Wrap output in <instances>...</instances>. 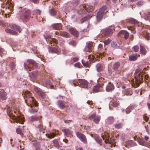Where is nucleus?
Returning <instances> with one entry per match:
<instances>
[{
    "instance_id": "1",
    "label": "nucleus",
    "mask_w": 150,
    "mask_h": 150,
    "mask_svg": "<svg viewBox=\"0 0 150 150\" xmlns=\"http://www.w3.org/2000/svg\"><path fill=\"white\" fill-rule=\"evenodd\" d=\"M143 70L140 68H138L135 71L134 74V79H131V84L132 86L134 88H136L139 86V84L142 83L143 81V75L142 73Z\"/></svg>"
},
{
    "instance_id": "2",
    "label": "nucleus",
    "mask_w": 150,
    "mask_h": 150,
    "mask_svg": "<svg viewBox=\"0 0 150 150\" xmlns=\"http://www.w3.org/2000/svg\"><path fill=\"white\" fill-rule=\"evenodd\" d=\"M7 112L8 115L12 119H13L14 121L17 123H19L22 124L24 121V118L22 116L19 115L16 116L13 115V111L9 108H7Z\"/></svg>"
},
{
    "instance_id": "3",
    "label": "nucleus",
    "mask_w": 150,
    "mask_h": 150,
    "mask_svg": "<svg viewBox=\"0 0 150 150\" xmlns=\"http://www.w3.org/2000/svg\"><path fill=\"white\" fill-rule=\"evenodd\" d=\"M24 98L25 103L28 104H33L35 106L37 105L36 102L33 97L32 96V94L28 91H26L25 93Z\"/></svg>"
},
{
    "instance_id": "4",
    "label": "nucleus",
    "mask_w": 150,
    "mask_h": 150,
    "mask_svg": "<svg viewBox=\"0 0 150 150\" xmlns=\"http://www.w3.org/2000/svg\"><path fill=\"white\" fill-rule=\"evenodd\" d=\"M93 8L91 6L88 5H82L79 6V9L78 10L79 13H85L86 12H92L93 11Z\"/></svg>"
},
{
    "instance_id": "5",
    "label": "nucleus",
    "mask_w": 150,
    "mask_h": 150,
    "mask_svg": "<svg viewBox=\"0 0 150 150\" xmlns=\"http://www.w3.org/2000/svg\"><path fill=\"white\" fill-rule=\"evenodd\" d=\"M31 12L28 9L23 10L21 15V19L25 22H27L29 20L31 17Z\"/></svg>"
},
{
    "instance_id": "6",
    "label": "nucleus",
    "mask_w": 150,
    "mask_h": 150,
    "mask_svg": "<svg viewBox=\"0 0 150 150\" xmlns=\"http://www.w3.org/2000/svg\"><path fill=\"white\" fill-rule=\"evenodd\" d=\"M107 7L106 6H104L101 8L96 15V18L98 21H100L103 18V13H106L107 12Z\"/></svg>"
},
{
    "instance_id": "7",
    "label": "nucleus",
    "mask_w": 150,
    "mask_h": 150,
    "mask_svg": "<svg viewBox=\"0 0 150 150\" xmlns=\"http://www.w3.org/2000/svg\"><path fill=\"white\" fill-rule=\"evenodd\" d=\"M44 37L47 42L51 45H56L59 44V42L58 40H56L54 38H51V35H47L46 36L44 35Z\"/></svg>"
},
{
    "instance_id": "8",
    "label": "nucleus",
    "mask_w": 150,
    "mask_h": 150,
    "mask_svg": "<svg viewBox=\"0 0 150 150\" xmlns=\"http://www.w3.org/2000/svg\"><path fill=\"white\" fill-rule=\"evenodd\" d=\"M77 83L81 87L84 88H88L89 84V83L84 79H79Z\"/></svg>"
},
{
    "instance_id": "9",
    "label": "nucleus",
    "mask_w": 150,
    "mask_h": 150,
    "mask_svg": "<svg viewBox=\"0 0 150 150\" xmlns=\"http://www.w3.org/2000/svg\"><path fill=\"white\" fill-rule=\"evenodd\" d=\"M103 86L104 84L102 83H98L94 86L93 90V93H95L101 91V88H103Z\"/></svg>"
},
{
    "instance_id": "10",
    "label": "nucleus",
    "mask_w": 150,
    "mask_h": 150,
    "mask_svg": "<svg viewBox=\"0 0 150 150\" xmlns=\"http://www.w3.org/2000/svg\"><path fill=\"white\" fill-rule=\"evenodd\" d=\"M94 43L91 42H87L86 44L85 51L86 52H90L91 51L93 47L94 46Z\"/></svg>"
},
{
    "instance_id": "11",
    "label": "nucleus",
    "mask_w": 150,
    "mask_h": 150,
    "mask_svg": "<svg viewBox=\"0 0 150 150\" xmlns=\"http://www.w3.org/2000/svg\"><path fill=\"white\" fill-rule=\"evenodd\" d=\"M38 75V73L36 71H34L29 74V76L31 81L35 82L36 80Z\"/></svg>"
},
{
    "instance_id": "12",
    "label": "nucleus",
    "mask_w": 150,
    "mask_h": 150,
    "mask_svg": "<svg viewBox=\"0 0 150 150\" xmlns=\"http://www.w3.org/2000/svg\"><path fill=\"white\" fill-rule=\"evenodd\" d=\"M101 137L103 140H105V143H109L110 144H112L113 143V141L111 140L110 138L109 137L107 134H104L103 135L102 134Z\"/></svg>"
},
{
    "instance_id": "13",
    "label": "nucleus",
    "mask_w": 150,
    "mask_h": 150,
    "mask_svg": "<svg viewBox=\"0 0 150 150\" xmlns=\"http://www.w3.org/2000/svg\"><path fill=\"white\" fill-rule=\"evenodd\" d=\"M36 103L37 104V106H35V105L32 104H29V105H28H28L29 106H30V109L29 110V111L30 112L33 114H36L37 112L38 111V109L37 108H35V107H34V106H35V107H36L37 106H38V103H37L36 102Z\"/></svg>"
},
{
    "instance_id": "14",
    "label": "nucleus",
    "mask_w": 150,
    "mask_h": 150,
    "mask_svg": "<svg viewBox=\"0 0 150 150\" xmlns=\"http://www.w3.org/2000/svg\"><path fill=\"white\" fill-rule=\"evenodd\" d=\"M96 114L93 113L89 117V119L90 120L93 119V121L96 124H98L100 119V116H96Z\"/></svg>"
},
{
    "instance_id": "15",
    "label": "nucleus",
    "mask_w": 150,
    "mask_h": 150,
    "mask_svg": "<svg viewBox=\"0 0 150 150\" xmlns=\"http://www.w3.org/2000/svg\"><path fill=\"white\" fill-rule=\"evenodd\" d=\"M122 23L124 25H127V23L134 24H137L138 23V21L133 18H130L126 20L125 21H123Z\"/></svg>"
},
{
    "instance_id": "16",
    "label": "nucleus",
    "mask_w": 150,
    "mask_h": 150,
    "mask_svg": "<svg viewBox=\"0 0 150 150\" xmlns=\"http://www.w3.org/2000/svg\"><path fill=\"white\" fill-rule=\"evenodd\" d=\"M76 135L81 141L85 143H86L87 142L86 137L84 134L79 132H77L76 133Z\"/></svg>"
},
{
    "instance_id": "17",
    "label": "nucleus",
    "mask_w": 150,
    "mask_h": 150,
    "mask_svg": "<svg viewBox=\"0 0 150 150\" xmlns=\"http://www.w3.org/2000/svg\"><path fill=\"white\" fill-rule=\"evenodd\" d=\"M115 88L114 86L111 82H109L107 85L105 90L107 92H110L113 91Z\"/></svg>"
},
{
    "instance_id": "18",
    "label": "nucleus",
    "mask_w": 150,
    "mask_h": 150,
    "mask_svg": "<svg viewBox=\"0 0 150 150\" xmlns=\"http://www.w3.org/2000/svg\"><path fill=\"white\" fill-rule=\"evenodd\" d=\"M69 30L71 34L75 36L76 37H79V33L77 31L76 29L71 27L69 28Z\"/></svg>"
},
{
    "instance_id": "19",
    "label": "nucleus",
    "mask_w": 150,
    "mask_h": 150,
    "mask_svg": "<svg viewBox=\"0 0 150 150\" xmlns=\"http://www.w3.org/2000/svg\"><path fill=\"white\" fill-rule=\"evenodd\" d=\"M9 26L11 29L18 31L19 32H20L21 30L19 26L14 24H10L9 25Z\"/></svg>"
},
{
    "instance_id": "20",
    "label": "nucleus",
    "mask_w": 150,
    "mask_h": 150,
    "mask_svg": "<svg viewBox=\"0 0 150 150\" xmlns=\"http://www.w3.org/2000/svg\"><path fill=\"white\" fill-rule=\"evenodd\" d=\"M122 34L124 36V38L125 40H127L129 37V33L126 31L122 30L120 31L118 34V36H120V35Z\"/></svg>"
},
{
    "instance_id": "21",
    "label": "nucleus",
    "mask_w": 150,
    "mask_h": 150,
    "mask_svg": "<svg viewBox=\"0 0 150 150\" xmlns=\"http://www.w3.org/2000/svg\"><path fill=\"white\" fill-rule=\"evenodd\" d=\"M113 29L114 28L112 27L107 28L105 30V35L106 36L109 35L112 33V31Z\"/></svg>"
},
{
    "instance_id": "22",
    "label": "nucleus",
    "mask_w": 150,
    "mask_h": 150,
    "mask_svg": "<svg viewBox=\"0 0 150 150\" xmlns=\"http://www.w3.org/2000/svg\"><path fill=\"white\" fill-rule=\"evenodd\" d=\"M51 27L53 29L59 30L61 29V24L60 23L54 24L51 25Z\"/></svg>"
},
{
    "instance_id": "23",
    "label": "nucleus",
    "mask_w": 150,
    "mask_h": 150,
    "mask_svg": "<svg viewBox=\"0 0 150 150\" xmlns=\"http://www.w3.org/2000/svg\"><path fill=\"white\" fill-rule=\"evenodd\" d=\"M56 33L57 35H60L66 38L69 37V34L66 32H60L58 33L57 32Z\"/></svg>"
},
{
    "instance_id": "24",
    "label": "nucleus",
    "mask_w": 150,
    "mask_h": 150,
    "mask_svg": "<svg viewBox=\"0 0 150 150\" xmlns=\"http://www.w3.org/2000/svg\"><path fill=\"white\" fill-rule=\"evenodd\" d=\"M42 83L44 86L47 88H50L51 86V82L50 80H43L42 81Z\"/></svg>"
},
{
    "instance_id": "25",
    "label": "nucleus",
    "mask_w": 150,
    "mask_h": 150,
    "mask_svg": "<svg viewBox=\"0 0 150 150\" xmlns=\"http://www.w3.org/2000/svg\"><path fill=\"white\" fill-rule=\"evenodd\" d=\"M62 132H64L65 136L67 137L71 136L72 134V132L68 129H63Z\"/></svg>"
},
{
    "instance_id": "26",
    "label": "nucleus",
    "mask_w": 150,
    "mask_h": 150,
    "mask_svg": "<svg viewBox=\"0 0 150 150\" xmlns=\"http://www.w3.org/2000/svg\"><path fill=\"white\" fill-rule=\"evenodd\" d=\"M27 62L29 64H30L32 65L33 67L36 68L38 67L37 64L33 60L31 59H28Z\"/></svg>"
},
{
    "instance_id": "27",
    "label": "nucleus",
    "mask_w": 150,
    "mask_h": 150,
    "mask_svg": "<svg viewBox=\"0 0 150 150\" xmlns=\"http://www.w3.org/2000/svg\"><path fill=\"white\" fill-rule=\"evenodd\" d=\"M42 118L41 117H38L37 116H33L30 118V120L32 122H35L38 120L41 121V119Z\"/></svg>"
},
{
    "instance_id": "28",
    "label": "nucleus",
    "mask_w": 150,
    "mask_h": 150,
    "mask_svg": "<svg viewBox=\"0 0 150 150\" xmlns=\"http://www.w3.org/2000/svg\"><path fill=\"white\" fill-rule=\"evenodd\" d=\"M147 70V68L145 67L142 70H143V71L142 73V74L143 75V78H144L145 80L147 79L149 77V76L148 75L147 73L145 71Z\"/></svg>"
},
{
    "instance_id": "29",
    "label": "nucleus",
    "mask_w": 150,
    "mask_h": 150,
    "mask_svg": "<svg viewBox=\"0 0 150 150\" xmlns=\"http://www.w3.org/2000/svg\"><path fill=\"white\" fill-rule=\"evenodd\" d=\"M40 122V124H39L37 126V127L39 130L40 132H42L43 133H44V131L45 128L43 127L42 123L41 121H39Z\"/></svg>"
},
{
    "instance_id": "30",
    "label": "nucleus",
    "mask_w": 150,
    "mask_h": 150,
    "mask_svg": "<svg viewBox=\"0 0 150 150\" xmlns=\"http://www.w3.org/2000/svg\"><path fill=\"white\" fill-rule=\"evenodd\" d=\"M49 51L52 53H57L59 52L58 49L55 47H50L49 48Z\"/></svg>"
},
{
    "instance_id": "31",
    "label": "nucleus",
    "mask_w": 150,
    "mask_h": 150,
    "mask_svg": "<svg viewBox=\"0 0 150 150\" xmlns=\"http://www.w3.org/2000/svg\"><path fill=\"white\" fill-rule=\"evenodd\" d=\"M5 31L7 33H10L12 35H17V33L14 30H13L10 29H7L5 30Z\"/></svg>"
},
{
    "instance_id": "32",
    "label": "nucleus",
    "mask_w": 150,
    "mask_h": 150,
    "mask_svg": "<svg viewBox=\"0 0 150 150\" xmlns=\"http://www.w3.org/2000/svg\"><path fill=\"white\" fill-rule=\"evenodd\" d=\"M57 105L61 109H63L65 107V105L61 100H59L57 102Z\"/></svg>"
},
{
    "instance_id": "33",
    "label": "nucleus",
    "mask_w": 150,
    "mask_h": 150,
    "mask_svg": "<svg viewBox=\"0 0 150 150\" xmlns=\"http://www.w3.org/2000/svg\"><path fill=\"white\" fill-rule=\"evenodd\" d=\"M140 51L141 53L144 55H145L146 53V51L145 48L144 47L141 45H140Z\"/></svg>"
},
{
    "instance_id": "34",
    "label": "nucleus",
    "mask_w": 150,
    "mask_h": 150,
    "mask_svg": "<svg viewBox=\"0 0 150 150\" xmlns=\"http://www.w3.org/2000/svg\"><path fill=\"white\" fill-rule=\"evenodd\" d=\"M120 66V63L118 62H116L113 64L112 69L116 71Z\"/></svg>"
},
{
    "instance_id": "35",
    "label": "nucleus",
    "mask_w": 150,
    "mask_h": 150,
    "mask_svg": "<svg viewBox=\"0 0 150 150\" xmlns=\"http://www.w3.org/2000/svg\"><path fill=\"white\" fill-rule=\"evenodd\" d=\"M0 97L3 99H6L7 98L6 94L4 91H0Z\"/></svg>"
},
{
    "instance_id": "36",
    "label": "nucleus",
    "mask_w": 150,
    "mask_h": 150,
    "mask_svg": "<svg viewBox=\"0 0 150 150\" xmlns=\"http://www.w3.org/2000/svg\"><path fill=\"white\" fill-rule=\"evenodd\" d=\"M138 58L137 54H133L129 56V59L130 61H135Z\"/></svg>"
},
{
    "instance_id": "37",
    "label": "nucleus",
    "mask_w": 150,
    "mask_h": 150,
    "mask_svg": "<svg viewBox=\"0 0 150 150\" xmlns=\"http://www.w3.org/2000/svg\"><path fill=\"white\" fill-rule=\"evenodd\" d=\"M134 106L132 105L128 107L126 110V112L127 114L129 113L134 108Z\"/></svg>"
},
{
    "instance_id": "38",
    "label": "nucleus",
    "mask_w": 150,
    "mask_h": 150,
    "mask_svg": "<svg viewBox=\"0 0 150 150\" xmlns=\"http://www.w3.org/2000/svg\"><path fill=\"white\" fill-rule=\"evenodd\" d=\"M7 2L8 3V5L7 4L6 8H8V9L11 11L13 10V6L12 3L11 2H10L8 1H7Z\"/></svg>"
},
{
    "instance_id": "39",
    "label": "nucleus",
    "mask_w": 150,
    "mask_h": 150,
    "mask_svg": "<svg viewBox=\"0 0 150 150\" xmlns=\"http://www.w3.org/2000/svg\"><path fill=\"white\" fill-rule=\"evenodd\" d=\"M49 13L51 16H54L56 15L57 12L54 9L52 8L50 10Z\"/></svg>"
},
{
    "instance_id": "40",
    "label": "nucleus",
    "mask_w": 150,
    "mask_h": 150,
    "mask_svg": "<svg viewBox=\"0 0 150 150\" xmlns=\"http://www.w3.org/2000/svg\"><path fill=\"white\" fill-rule=\"evenodd\" d=\"M46 135L49 138H52L55 136L56 134L53 132H51L50 133L46 134Z\"/></svg>"
},
{
    "instance_id": "41",
    "label": "nucleus",
    "mask_w": 150,
    "mask_h": 150,
    "mask_svg": "<svg viewBox=\"0 0 150 150\" xmlns=\"http://www.w3.org/2000/svg\"><path fill=\"white\" fill-rule=\"evenodd\" d=\"M96 68L97 71L98 72L101 71L103 69L102 65L100 64H97L96 66Z\"/></svg>"
},
{
    "instance_id": "42",
    "label": "nucleus",
    "mask_w": 150,
    "mask_h": 150,
    "mask_svg": "<svg viewBox=\"0 0 150 150\" xmlns=\"http://www.w3.org/2000/svg\"><path fill=\"white\" fill-rule=\"evenodd\" d=\"M132 49L133 52H137L139 50V46L137 45H135L132 47Z\"/></svg>"
},
{
    "instance_id": "43",
    "label": "nucleus",
    "mask_w": 150,
    "mask_h": 150,
    "mask_svg": "<svg viewBox=\"0 0 150 150\" xmlns=\"http://www.w3.org/2000/svg\"><path fill=\"white\" fill-rule=\"evenodd\" d=\"M120 103L118 101H113L112 103V105L114 107H117L119 105Z\"/></svg>"
},
{
    "instance_id": "44",
    "label": "nucleus",
    "mask_w": 150,
    "mask_h": 150,
    "mask_svg": "<svg viewBox=\"0 0 150 150\" xmlns=\"http://www.w3.org/2000/svg\"><path fill=\"white\" fill-rule=\"evenodd\" d=\"M24 66L25 68L27 70H29V71H31V68L29 66H30V64L29 66L26 63H25L24 64Z\"/></svg>"
},
{
    "instance_id": "45",
    "label": "nucleus",
    "mask_w": 150,
    "mask_h": 150,
    "mask_svg": "<svg viewBox=\"0 0 150 150\" xmlns=\"http://www.w3.org/2000/svg\"><path fill=\"white\" fill-rule=\"evenodd\" d=\"M95 139L98 143L100 145H101L102 140L100 139L98 136H96L95 137Z\"/></svg>"
},
{
    "instance_id": "46",
    "label": "nucleus",
    "mask_w": 150,
    "mask_h": 150,
    "mask_svg": "<svg viewBox=\"0 0 150 150\" xmlns=\"http://www.w3.org/2000/svg\"><path fill=\"white\" fill-rule=\"evenodd\" d=\"M91 17H90L89 16H86L83 18L82 19H81V23H83L84 22L86 21L87 19H88L91 18Z\"/></svg>"
},
{
    "instance_id": "47",
    "label": "nucleus",
    "mask_w": 150,
    "mask_h": 150,
    "mask_svg": "<svg viewBox=\"0 0 150 150\" xmlns=\"http://www.w3.org/2000/svg\"><path fill=\"white\" fill-rule=\"evenodd\" d=\"M144 19L147 20H150V11L146 13L144 17Z\"/></svg>"
},
{
    "instance_id": "48",
    "label": "nucleus",
    "mask_w": 150,
    "mask_h": 150,
    "mask_svg": "<svg viewBox=\"0 0 150 150\" xmlns=\"http://www.w3.org/2000/svg\"><path fill=\"white\" fill-rule=\"evenodd\" d=\"M139 144L142 145H144L145 144L144 140L142 139H140L138 140Z\"/></svg>"
},
{
    "instance_id": "49",
    "label": "nucleus",
    "mask_w": 150,
    "mask_h": 150,
    "mask_svg": "<svg viewBox=\"0 0 150 150\" xmlns=\"http://www.w3.org/2000/svg\"><path fill=\"white\" fill-rule=\"evenodd\" d=\"M115 126L116 128L117 129H120L122 127V124L121 123L115 124Z\"/></svg>"
},
{
    "instance_id": "50",
    "label": "nucleus",
    "mask_w": 150,
    "mask_h": 150,
    "mask_svg": "<svg viewBox=\"0 0 150 150\" xmlns=\"http://www.w3.org/2000/svg\"><path fill=\"white\" fill-rule=\"evenodd\" d=\"M108 120L110 124H112L113 123L114 121V118L112 117H109Z\"/></svg>"
},
{
    "instance_id": "51",
    "label": "nucleus",
    "mask_w": 150,
    "mask_h": 150,
    "mask_svg": "<svg viewBox=\"0 0 150 150\" xmlns=\"http://www.w3.org/2000/svg\"><path fill=\"white\" fill-rule=\"evenodd\" d=\"M38 94L43 99L45 98L46 96L45 93L42 91L39 93Z\"/></svg>"
},
{
    "instance_id": "52",
    "label": "nucleus",
    "mask_w": 150,
    "mask_h": 150,
    "mask_svg": "<svg viewBox=\"0 0 150 150\" xmlns=\"http://www.w3.org/2000/svg\"><path fill=\"white\" fill-rule=\"evenodd\" d=\"M54 145L56 147H58L59 146L58 142L57 139H54L53 141Z\"/></svg>"
},
{
    "instance_id": "53",
    "label": "nucleus",
    "mask_w": 150,
    "mask_h": 150,
    "mask_svg": "<svg viewBox=\"0 0 150 150\" xmlns=\"http://www.w3.org/2000/svg\"><path fill=\"white\" fill-rule=\"evenodd\" d=\"M16 132L17 133L20 134L21 136H23V134L21 130L20 129H17L16 130Z\"/></svg>"
},
{
    "instance_id": "54",
    "label": "nucleus",
    "mask_w": 150,
    "mask_h": 150,
    "mask_svg": "<svg viewBox=\"0 0 150 150\" xmlns=\"http://www.w3.org/2000/svg\"><path fill=\"white\" fill-rule=\"evenodd\" d=\"M127 28L129 30H130L131 31L132 33L134 34H135V33L136 31L134 29V28H133L132 26H128Z\"/></svg>"
},
{
    "instance_id": "55",
    "label": "nucleus",
    "mask_w": 150,
    "mask_h": 150,
    "mask_svg": "<svg viewBox=\"0 0 150 150\" xmlns=\"http://www.w3.org/2000/svg\"><path fill=\"white\" fill-rule=\"evenodd\" d=\"M34 91L35 92L39 94L41 91L40 89L39 88L36 86L34 88Z\"/></svg>"
},
{
    "instance_id": "56",
    "label": "nucleus",
    "mask_w": 150,
    "mask_h": 150,
    "mask_svg": "<svg viewBox=\"0 0 150 150\" xmlns=\"http://www.w3.org/2000/svg\"><path fill=\"white\" fill-rule=\"evenodd\" d=\"M125 93L126 95H131L129 89H127L125 90Z\"/></svg>"
},
{
    "instance_id": "57",
    "label": "nucleus",
    "mask_w": 150,
    "mask_h": 150,
    "mask_svg": "<svg viewBox=\"0 0 150 150\" xmlns=\"http://www.w3.org/2000/svg\"><path fill=\"white\" fill-rule=\"evenodd\" d=\"M82 63L83 66L85 67H88L89 65V63L88 62H85L83 60H82Z\"/></svg>"
},
{
    "instance_id": "58",
    "label": "nucleus",
    "mask_w": 150,
    "mask_h": 150,
    "mask_svg": "<svg viewBox=\"0 0 150 150\" xmlns=\"http://www.w3.org/2000/svg\"><path fill=\"white\" fill-rule=\"evenodd\" d=\"M110 42L111 40L108 39L104 41L103 42L105 45H108L110 43Z\"/></svg>"
},
{
    "instance_id": "59",
    "label": "nucleus",
    "mask_w": 150,
    "mask_h": 150,
    "mask_svg": "<svg viewBox=\"0 0 150 150\" xmlns=\"http://www.w3.org/2000/svg\"><path fill=\"white\" fill-rule=\"evenodd\" d=\"M145 38L147 40H150V33H147L145 35Z\"/></svg>"
},
{
    "instance_id": "60",
    "label": "nucleus",
    "mask_w": 150,
    "mask_h": 150,
    "mask_svg": "<svg viewBox=\"0 0 150 150\" xmlns=\"http://www.w3.org/2000/svg\"><path fill=\"white\" fill-rule=\"evenodd\" d=\"M117 45V44L115 42H113L111 43V46L112 47H115Z\"/></svg>"
},
{
    "instance_id": "61",
    "label": "nucleus",
    "mask_w": 150,
    "mask_h": 150,
    "mask_svg": "<svg viewBox=\"0 0 150 150\" xmlns=\"http://www.w3.org/2000/svg\"><path fill=\"white\" fill-rule=\"evenodd\" d=\"M34 11L35 13L37 14H40L41 13V11L39 9H35L34 10Z\"/></svg>"
},
{
    "instance_id": "62",
    "label": "nucleus",
    "mask_w": 150,
    "mask_h": 150,
    "mask_svg": "<svg viewBox=\"0 0 150 150\" xmlns=\"http://www.w3.org/2000/svg\"><path fill=\"white\" fill-rule=\"evenodd\" d=\"M30 1L35 4H36L39 3V0H30Z\"/></svg>"
},
{
    "instance_id": "63",
    "label": "nucleus",
    "mask_w": 150,
    "mask_h": 150,
    "mask_svg": "<svg viewBox=\"0 0 150 150\" xmlns=\"http://www.w3.org/2000/svg\"><path fill=\"white\" fill-rule=\"evenodd\" d=\"M143 1H140L137 3V5L139 6H140L143 4Z\"/></svg>"
},
{
    "instance_id": "64",
    "label": "nucleus",
    "mask_w": 150,
    "mask_h": 150,
    "mask_svg": "<svg viewBox=\"0 0 150 150\" xmlns=\"http://www.w3.org/2000/svg\"><path fill=\"white\" fill-rule=\"evenodd\" d=\"M79 60V58L77 57H74L72 59V60L74 62L77 61Z\"/></svg>"
}]
</instances>
